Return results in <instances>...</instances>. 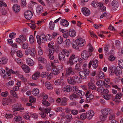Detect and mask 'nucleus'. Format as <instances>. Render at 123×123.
Wrapping results in <instances>:
<instances>
[{
    "instance_id": "13d9d810",
    "label": "nucleus",
    "mask_w": 123,
    "mask_h": 123,
    "mask_svg": "<svg viewBox=\"0 0 123 123\" xmlns=\"http://www.w3.org/2000/svg\"><path fill=\"white\" fill-rule=\"evenodd\" d=\"M63 41L62 37L61 36L59 37L57 40V42L58 44H61L62 43Z\"/></svg>"
},
{
    "instance_id": "f03ea898",
    "label": "nucleus",
    "mask_w": 123,
    "mask_h": 123,
    "mask_svg": "<svg viewBox=\"0 0 123 123\" xmlns=\"http://www.w3.org/2000/svg\"><path fill=\"white\" fill-rule=\"evenodd\" d=\"M36 38L37 43L39 44H41L42 43H44L46 41L45 36L44 34L40 35H37Z\"/></svg>"
},
{
    "instance_id": "a211bd4d",
    "label": "nucleus",
    "mask_w": 123,
    "mask_h": 123,
    "mask_svg": "<svg viewBox=\"0 0 123 123\" xmlns=\"http://www.w3.org/2000/svg\"><path fill=\"white\" fill-rule=\"evenodd\" d=\"M49 53L48 54L49 57L51 60H53L54 59L53 54L54 53V49H49Z\"/></svg>"
},
{
    "instance_id": "3c124183",
    "label": "nucleus",
    "mask_w": 123,
    "mask_h": 123,
    "mask_svg": "<svg viewBox=\"0 0 123 123\" xmlns=\"http://www.w3.org/2000/svg\"><path fill=\"white\" fill-rule=\"evenodd\" d=\"M28 46V44L26 42L23 43L22 45V47L24 49H27Z\"/></svg>"
},
{
    "instance_id": "6ab92c4d",
    "label": "nucleus",
    "mask_w": 123,
    "mask_h": 123,
    "mask_svg": "<svg viewBox=\"0 0 123 123\" xmlns=\"http://www.w3.org/2000/svg\"><path fill=\"white\" fill-rule=\"evenodd\" d=\"M58 59L60 61H65L66 59L65 55L62 52H60L58 54Z\"/></svg>"
},
{
    "instance_id": "7ed1b4c3",
    "label": "nucleus",
    "mask_w": 123,
    "mask_h": 123,
    "mask_svg": "<svg viewBox=\"0 0 123 123\" xmlns=\"http://www.w3.org/2000/svg\"><path fill=\"white\" fill-rule=\"evenodd\" d=\"M39 110L41 111V112L39 113L41 116V117L42 118H44L46 116V114H48L50 111L51 109L50 108L48 109L47 108L44 109L41 108H39Z\"/></svg>"
},
{
    "instance_id": "2eb2a0df",
    "label": "nucleus",
    "mask_w": 123,
    "mask_h": 123,
    "mask_svg": "<svg viewBox=\"0 0 123 123\" xmlns=\"http://www.w3.org/2000/svg\"><path fill=\"white\" fill-rule=\"evenodd\" d=\"M81 11L83 14L86 16H89L90 14V11L86 7H84L82 9Z\"/></svg>"
},
{
    "instance_id": "f704fd0d",
    "label": "nucleus",
    "mask_w": 123,
    "mask_h": 123,
    "mask_svg": "<svg viewBox=\"0 0 123 123\" xmlns=\"http://www.w3.org/2000/svg\"><path fill=\"white\" fill-rule=\"evenodd\" d=\"M10 99L5 98L2 101V105L4 106L8 105L10 102Z\"/></svg>"
},
{
    "instance_id": "ddd939ff",
    "label": "nucleus",
    "mask_w": 123,
    "mask_h": 123,
    "mask_svg": "<svg viewBox=\"0 0 123 123\" xmlns=\"http://www.w3.org/2000/svg\"><path fill=\"white\" fill-rule=\"evenodd\" d=\"M25 18L26 19H30L32 17L33 13L31 11H28L25 12Z\"/></svg>"
},
{
    "instance_id": "4d7b16f0",
    "label": "nucleus",
    "mask_w": 123,
    "mask_h": 123,
    "mask_svg": "<svg viewBox=\"0 0 123 123\" xmlns=\"http://www.w3.org/2000/svg\"><path fill=\"white\" fill-rule=\"evenodd\" d=\"M31 47H29L25 51V54L26 55H29L31 51Z\"/></svg>"
},
{
    "instance_id": "49530a36",
    "label": "nucleus",
    "mask_w": 123,
    "mask_h": 123,
    "mask_svg": "<svg viewBox=\"0 0 123 123\" xmlns=\"http://www.w3.org/2000/svg\"><path fill=\"white\" fill-rule=\"evenodd\" d=\"M111 96V95L109 94L104 95L103 98L106 100H109L110 99Z\"/></svg>"
},
{
    "instance_id": "69168bd1",
    "label": "nucleus",
    "mask_w": 123,
    "mask_h": 123,
    "mask_svg": "<svg viewBox=\"0 0 123 123\" xmlns=\"http://www.w3.org/2000/svg\"><path fill=\"white\" fill-rule=\"evenodd\" d=\"M107 117L102 115L100 116L99 118L101 121H104L106 120Z\"/></svg>"
},
{
    "instance_id": "a878e982",
    "label": "nucleus",
    "mask_w": 123,
    "mask_h": 123,
    "mask_svg": "<svg viewBox=\"0 0 123 123\" xmlns=\"http://www.w3.org/2000/svg\"><path fill=\"white\" fill-rule=\"evenodd\" d=\"M26 62L28 65L31 66H33L34 64V62L33 60L29 58L26 59Z\"/></svg>"
},
{
    "instance_id": "a19ab883",
    "label": "nucleus",
    "mask_w": 123,
    "mask_h": 123,
    "mask_svg": "<svg viewBox=\"0 0 123 123\" xmlns=\"http://www.w3.org/2000/svg\"><path fill=\"white\" fill-rule=\"evenodd\" d=\"M86 73V72L83 71H80L79 72V74L80 77L84 79L86 78V75H87Z\"/></svg>"
},
{
    "instance_id": "bf43d9fd",
    "label": "nucleus",
    "mask_w": 123,
    "mask_h": 123,
    "mask_svg": "<svg viewBox=\"0 0 123 123\" xmlns=\"http://www.w3.org/2000/svg\"><path fill=\"white\" fill-rule=\"evenodd\" d=\"M30 99L29 101L31 103L35 102L36 101V99L34 97L32 96H30L29 97Z\"/></svg>"
},
{
    "instance_id": "dca6fc26",
    "label": "nucleus",
    "mask_w": 123,
    "mask_h": 123,
    "mask_svg": "<svg viewBox=\"0 0 123 123\" xmlns=\"http://www.w3.org/2000/svg\"><path fill=\"white\" fill-rule=\"evenodd\" d=\"M86 100L88 102L90 101L94 98L93 95L92 94H90V92H89L86 93Z\"/></svg>"
},
{
    "instance_id": "412c9836",
    "label": "nucleus",
    "mask_w": 123,
    "mask_h": 123,
    "mask_svg": "<svg viewBox=\"0 0 123 123\" xmlns=\"http://www.w3.org/2000/svg\"><path fill=\"white\" fill-rule=\"evenodd\" d=\"M22 68L23 70L26 73H28L30 72V69L29 67L25 64L23 65Z\"/></svg>"
},
{
    "instance_id": "5701e85b",
    "label": "nucleus",
    "mask_w": 123,
    "mask_h": 123,
    "mask_svg": "<svg viewBox=\"0 0 123 123\" xmlns=\"http://www.w3.org/2000/svg\"><path fill=\"white\" fill-rule=\"evenodd\" d=\"M68 100V99L66 97L62 98L61 101L60 102V105L62 106H65L67 104V103Z\"/></svg>"
},
{
    "instance_id": "603ef678",
    "label": "nucleus",
    "mask_w": 123,
    "mask_h": 123,
    "mask_svg": "<svg viewBox=\"0 0 123 123\" xmlns=\"http://www.w3.org/2000/svg\"><path fill=\"white\" fill-rule=\"evenodd\" d=\"M10 93L11 94L13 97L17 98H18V97L15 92L13 90H11L10 91Z\"/></svg>"
},
{
    "instance_id": "6e6552de",
    "label": "nucleus",
    "mask_w": 123,
    "mask_h": 123,
    "mask_svg": "<svg viewBox=\"0 0 123 123\" xmlns=\"http://www.w3.org/2000/svg\"><path fill=\"white\" fill-rule=\"evenodd\" d=\"M64 78L62 76L61 77L60 79H58L56 80L54 82L55 85L57 86L60 85L62 83V84L64 85L65 82H63Z\"/></svg>"
},
{
    "instance_id": "393cba45",
    "label": "nucleus",
    "mask_w": 123,
    "mask_h": 123,
    "mask_svg": "<svg viewBox=\"0 0 123 123\" xmlns=\"http://www.w3.org/2000/svg\"><path fill=\"white\" fill-rule=\"evenodd\" d=\"M13 9L14 11L16 12L17 13L19 12L20 10V7L19 6L16 5H13Z\"/></svg>"
},
{
    "instance_id": "f257e3e1",
    "label": "nucleus",
    "mask_w": 123,
    "mask_h": 123,
    "mask_svg": "<svg viewBox=\"0 0 123 123\" xmlns=\"http://www.w3.org/2000/svg\"><path fill=\"white\" fill-rule=\"evenodd\" d=\"M79 61L78 57L74 55L73 54L70 57L68 63L70 65H73L74 63L77 62Z\"/></svg>"
},
{
    "instance_id": "de8ad7c7",
    "label": "nucleus",
    "mask_w": 123,
    "mask_h": 123,
    "mask_svg": "<svg viewBox=\"0 0 123 123\" xmlns=\"http://www.w3.org/2000/svg\"><path fill=\"white\" fill-rule=\"evenodd\" d=\"M98 61L96 60H94L93 62L92 65L93 68H96L98 66Z\"/></svg>"
},
{
    "instance_id": "8fccbe9b",
    "label": "nucleus",
    "mask_w": 123,
    "mask_h": 123,
    "mask_svg": "<svg viewBox=\"0 0 123 123\" xmlns=\"http://www.w3.org/2000/svg\"><path fill=\"white\" fill-rule=\"evenodd\" d=\"M46 40L50 41L52 39V36L50 34H47L45 36Z\"/></svg>"
},
{
    "instance_id": "20e7f679",
    "label": "nucleus",
    "mask_w": 123,
    "mask_h": 123,
    "mask_svg": "<svg viewBox=\"0 0 123 123\" xmlns=\"http://www.w3.org/2000/svg\"><path fill=\"white\" fill-rule=\"evenodd\" d=\"M92 55V53L88 51L84 50L82 52L81 55L84 59L86 60Z\"/></svg>"
},
{
    "instance_id": "f8f14e48",
    "label": "nucleus",
    "mask_w": 123,
    "mask_h": 123,
    "mask_svg": "<svg viewBox=\"0 0 123 123\" xmlns=\"http://www.w3.org/2000/svg\"><path fill=\"white\" fill-rule=\"evenodd\" d=\"M102 115L107 117L108 113H109L112 111V110L109 108H106L101 111Z\"/></svg>"
},
{
    "instance_id": "7c9ffc66",
    "label": "nucleus",
    "mask_w": 123,
    "mask_h": 123,
    "mask_svg": "<svg viewBox=\"0 0 123 123\" xmlns=\"http://www.w3.org/2000/svg\"><path fill=\"white\" fill-rule=\"evenodd\" d=\"M88 85L90 89H91L93 90H95L96 89L95 85L91 82H90L88 84Z\"/></svg>"
},
{
    "instance_id": "a18cd8bd",
    "label": "nucleus",
    "mask_w": 123,
    "mask_h": 123,
    "mask_svg": "<svg viewBox=\"0 0 123 123\" xmlns=\"http://www.w3.org/2000/svg\"><path fill=\"white\" fill-rule=\"evenodd\" d=\"M55 24L52 21H51L49 24V27L50 29L51 30H53L54 28Z\"/></svg>"
},
{
    "instance_id": "c9c22d12",
    "label": "nucleus",
    "mask_w": 123,
    "mask_h": 123,
    "mask_svg": "<svg viewBox=\"0 0 123 123\" xmlns=\"http://www.w3.org/2000/svg\"><path fill=\"white\" fill-rule=\"evenodd\" d=\"M45 85L47 89L51 90L53 89L52 85L51 83L48 82H46L45 83Z\"/></svg>"
},
{
    "instance_id": "79ce46f5",
    "label": "nucleus",
    "mask_w": 123,
    "mask_h": 123,
    "mask_svg": "<svg viewBox=\"0 0 123 123\" xmlns=\"http://www.w3.org/2000/svg\"><path fill=\"white\" fill-rule=\"evenodd\" d=\"M30 112H25L23 116V117L26 119H29L30 118Z\"/></svg>"
},
{
    "instance_id": "72a5a7b5",
    "label": "nucleus",
    "mask_w": 123,
    "mask_h": 123,
    "mask_svg": "<svg viewBox=\"0 0 123 123\" xmlns=\"http://www.w3.org/2000/svg\"><path fill=\"white\" fill-rule=\"evenodd\" d=\"M39 90L37 88H34L32 91V93L35 96L38 95L39 93Z\"/></svg>"
},
{
    "instance_id": "f3484780",
    "label": "nucleus",
    "mask_w": 123,
    "mask_h": 123,
    "mask_svg": "<svg viewBox=\"0 0 123 123\" xmlns=\"http://www.w3.org/2000/svg\"><path fill=\"white\" fill-rule=\"evenodd\" d=\"M43 7L39 5H38L36 8L37 13V14H40L43 12Z\"/></svg>"
},
{
    "instance_id": "c03bdc74",
    "label": "nucleus",
    "mask_w": 123,
    "mask_h": 123,
    "mask_svg": "<svg viewBox=\"0 0 123 123\" xmlns=\"http://www.w3.org/2000/svg\"><path fill=\"white\" fill-rule=\"evenodd\" d=\"M36 55L35 49L34 48L31 49V51L30 53V55L33 57H34Z\"/></svg>"
},
{
    "instance_id": "423d86ee",
    "label": "nucleus",
    "mask_w": 123,
    "mask_h": 123,
    "mask_svg": "<svg viewBox=\"0 0 123 123\" xmlns=\"http://www.w3.org/2000/svg\"><path fill=\"white\" fill-rule=\"evenodd\" d=\"M26 39L27 38L25 36L21 35L19 36V38L16 39V41L19 44H21L23 42L25 41Z\"/></svg>"
},
{
    "instance_id": "6e6d98bb",
    "label": "nucleus",
    "mask_w": 123,
    "mask_h": 123,
    "mask_svg": "<svg viewBox=\"0 0 123 123\" xmlns=\"http://www.w3.org/2000/svg\"><path fill=\"white\" fill-rule=\"evenodd\" d=\"M38 54L40 55H42L43 54V51L42 50L41 47L39 46L38 47Z\"/></svg>"
},
{
    "instance_id": "4468645a",
    "label": "nucleus",
    "mask_w": 123,
    "mask_h": 123,
    "mask_svg": "<svg viewBox=\"0 0 123 123\" xmlns=\"http://www.w3.org/2000/svg\"><path fill=\"white\" fill-rule=\"evenodd\" d=\"M97 91L99 92H101L102 94L107 93L108 92V90L106 89H104L102 86H100L97 88Z\"/></svg>"
},
{
    "instance_id": "052dcab7",
    "label": "nucleus",
    "mask_w": 123,
    "mask_h": 123,
    "mask_svg": "<svg viewBox=\"0 0 123 123\" xmlns=\"http://www.w3.org/2000/svg\"><path fill=\"white\" fill-rule=\"evenodd\" d=\"M62 52L66 56L68 57L69 55V51L65 49H63L62 50Z\"/></svg>"
},
{
    "instance_id": "0e129e2a",
    "label": "nucleus",
    "mask_w": 123,
    "mask_h": 123,
    "mask_svg": "<svg viewBox=\"0 0 123 123\" xmlns=\"http://www.w3.org/2000/svg\"><path fill=\"white\" fill-rule=\"evenodd\" d=\"M86 114L85 113L81 114L80 116V118L82 120H85L86 118Z\"/></svg>"
},
{
    "instance_id": "338daca9",
    "label": "nucleus",
    "mask_w": 123,
    "mask_h": 123,
    "mask_svg": "<svg viewBox=\"0 0 123 123\" xmlns=\"http://www.w3.org/2000/svg\"><path fill=\"white\" fill-rule=\"evenodd\" d=\"M77 96L75 94H73L70 96V98L71 100H73L74 98H77Z\"/></svg>"
},
{
    "instance_id": "cd10ccee",
    "label": "nucleus",
    "mask_w": 123,
    "mask_h": 123,
    "mask_svg": "<svg viewBox=\"0 0 123 123\" xmlns=\"http://www.w3.org/2000/svg\"><path fill=\"white\" fill-rule=\"evenodd\" d=\"M71 89V86L69 85H68L64 87L63 88L62 90L63 91H64L65 92H69Z\"/></svg>"
},
{
    "instance_id": "b1692460",
    "label": "nucleus",
    "mask_w": 123,
    "mask_h": 123,
    "mask_svg": "<svg viewBox=\"0 0 123 123\" xmlns=\"http://www.w3.org/2000/svg\"><path fill=\"white\" fill-rule=\"evenodd\" d=\"M75 89L73 90V91L74 92H76L80 96H81L84 95L85 94V92H83L81 91L78 90L76 87H75Z\"/></svg>"
},
{
    "instance_id": "58836bf2",
    "label": "nucleus",
    "mask_w": 123,
    "mask_h": 123,
    "mask_svg": "<svg viewBox=\"0 0 123 123\" xmlns=\"http://www.w3.org/2000/svg\"><path fill=\"white\" fill-rule=\"evenodd\" d=\"M68 83L70 84L74 85L76 83V81L74 80L73 78L71 77L68 78Z\"/></svg>"
},
{
    "instance_id": "39448f33",
    "label": "nucleus",
    "mask_w": 123,
    "mask_h": 123,
    "mask_svg": "<svg viewBox=\"0 0 123 123\" xmlns=\"http://www.w3.org/2000/svg\"><path fill=\"white\" fill-rule=\"evenodd\" d=\"M51 64L52 68V70L53 74L55 75L58 74L60 72V70L56 67V65L54 63H51Z\"/></svg>"
},
{
    "instance_id": "4be33fe9",
    "label": "nucleus",
    "mask_w": 123,
    "mask_h": 123,
    "mask_svg": "<svg viewBox=\"0 0 123 123\" xmlns=\"http://www.w3.org/2000/svg\"><path fill=\"white\" fill-rule=\"evenodd\" d=\"M78 43H77V40H73L72 42V45L73 48L74 49H77L79 48V46L78 45Z\"/></svg>"
},
{
    "instance_id": "bb28decb",
    "label": "nucleus",
    "mask_w": 123,
    "mask_h": 123,
    "mask_svg": "<svg viewBox=\"0 0 123 123\" xmlns=\"http://www.w3.org/2000/svg\"><path fill=\"white\" fill-rule=\"evenodd\" d=\"M122 74V69L119 67H116L115 74L117 76L120 75Z\"/></svg>"
},
{
    "instance_id": "9d476101",
    "label": "nucleus",
    "mask_w": 123,
    "mask_h": 123,
    "mask_svg": "<svg viewBox=\"0 0 123 123\" xmlns=\"http://www.w3.org/2000/svg\"><path fill=\"white\" fill-rule=\"evenodd\" d=\"M77 43L79 47H82L86 43V41L84 39L82 38H79L77 39Z\"/></svg>"
},
{
    "instance_id": "0eeeda50",
    "label": "nucleus",
    "mask_w": 123,
    "mask_h": 123,
    "mask_svg": "<svg viewBox=\"0 0 123 123\" xmlns=\"http://www.w3.org/2000/svg\"><path fill=\"white\" fill-rule=\"evenodd\" d=\"M75 73L74 69L71 67H69L67 68L66 70V74L67 75H74Z\"/></svg>"
},
{
    "instance_id": "4c0bfd02",
    "label": "nucleus",
    "mask_w": 123,
    "mask_h": 123,
    "mask_svg": "<svg viewBox=\"0 0 123 123\" xmlns=\"http://www.w3.org/2000/svg\"><path fill=\"white\" fill-rule=\"evenodd\" d=\"M69 34L70 36L72 37H74L76 35V32L75 30L72 29H70L69 31Z\"/></svg>"
},
{
    "instance_id": "37998d69",
    "label": "nucleus",
    "mask_w": 123,
    "mask_h": 123,
    "mask_svg": "<svg viewBox=\"0 0 123 123\" xmlns=\"http://www.w3.org/2000/svg\"><path fill=\"white\" fill-rule=\"evenodd\" d=\"M0 73L1 75L3 78L6 75V72H5L4 69L2 68L0 70Z\"/></svg>"
},
{
    "instance_id": "473e14b6",
    "label": "nucleus",
    "mask_w": 123,
    "mask_h": 123,
    "mask_svg": "<svg viewBox=\"0 0 123 123\" xmlns=\"http://www.w3.org/2000/svg\"><path fill=\"white\" fill-rule=\"evenodd\" d=\"M40 75L39 72H37L34 73L32 76V79L33 80H36L39 77Z\"/></svg>"
},
{
    "instance_id": "e433bc0d",
    "label": "nucleus",
    "mask_w": 123,
    "mask_h": 123,
    "mask_svg": "<svg viewBox=\"0 0 123 123\" xmlns=\"http://www.w3.org/2000/svg\"><path fill=\"white\" fill-rule=\"evenodd\" d=\"M110 79L109 78L105 79L104 80V85L105 86H107L108 87H109V85H108V84H109L110 83V85H112V83H110Z\"/></svg>"
},
{
    "instance_id": "680f3d73",
    "label": "nucleus",
    "mask_w": 123,
    "mask_h": 123,
    "mask_svg": "<svg viewBox=\"0 0 123 123\" xmlns=\"http://www.w3.org/2000/svg\"><path fill=\"white\" fill-rule=\"evenodd\" d=\"M98 76L100 79H104L105 78V74L104 72H100Z\"/></svg>"
},
{
    "instance_id": "ea45409f",
    "label": "nucleus",
    "mask_w": 123,
    "mask_h": 123,
    "mask_svg": "<svg viewBox=\"0 0 123 123\" xmlns=\"http://www.w3.org/2000/svg\"><path fill=\"white\" fill-rule=\"evenodd\" d=\"M7 61V59L6 57H3L0 59V64H6Z\"/></svg>"
},
{
    "instance_id": "864d4df0",
    "label": "nucleus",
    "mask_w": 123,
    "mask_h": 123,
    "mask_svg": "<svg viewBox=\"0 0 123 123\" xmlns=\"http://www.w3.org/2000/svg\"><path fill=\"white\" fill-rule=\"evenodd\" d=\"M18 77L21 80H22L24 82H26L27 81V79L25 78L23 75L19 74L18 75Z\"/></svg>"
},
{
    "instance_id": "9b49d317",
    "label": "nucleus",
    "mask_w": 123,
    "mask_h": 123,
    "mask_svg": "<svg viewBox=\"0 0 123 123\" xmlns=\"http://www.w3.org/2000/svg\"><path fill=\"white\" fill-rule=\"evenodd\" d=\"M86 118L89 120L91 119L94 116V112L93 111L90 110L86 112Z\"/></svg>"
},
{
    "instance_id": "2f4dec72",
    "label": "nucleus",
    "mask_w": 123,
    "mask_h": 123,
    "mask_svg": "<svg viewBox=\"0 0 123 123\" xmlns=\"http://www.w3.org/2000/svg\"><path fill=\"white\" fill-rule=\"evenodd\" d=\"M109 119L110 120H112L115 119L116 115L113 112L112 110V111L109 113Z\"/></svg>"
},
{
    "instance_id": "774afa93",
    "label": "nucleus",
    "mask_w": 123,
    "mask_h": 123,
    "mask_svg": "<svg viewBox=\"0 0 123 123\" xmlns=\"http://www.w3.org/2000/svg\"><path fill=\"white\" fill-rule=\"evenodd\" d=\"M30 116L36 119L38 117V115L36 113H30Z\"/></svg>"
},
{
    "instance_id": "1a4fd4ad",
    "label": "nucleus",
    "mask_w": 123,
    "mask_h": 123,
    "mask_svg": "<svg viewBox=\"0 0 123 123\" xmlns=\"http://www.w3.org/2000/svg\"><path fill=\"white\" fill-rule=\"evenodd\" d=\"M111 4V8L114 10H116L119 6V4L118 3V1L117 0H113Z\"/></svg>"
},
{
    "instance_id": "c756f323",
    "label": "nucleus",
    "mask_w": 123,
    "mask_h": 123,
    "mask_svg": "<svg viewBox=\"0 0 123 123\" xmlns=\"http://www.w3.org/2000/svg\"><path fill=\"white\" fill-rule=\"evenodd\" d=\"M86 66L87 64L86 63H85L83 65L82 68L83 71L86 72L87 75H88L89 74L90 71L89 69L86 68Z\"/></svg>"
},
{
    "instance_id": "c85d7f7f",
    "label": "nucleus",
    "mask_w": 123,
    "mask_h": 123,
    "mask_svg": "<svg viewBox=\"0 0 123 123\" xmlns=\"http://www.w3.org/2000/svg\"><path fill=\"white\" fill-rule=\"evenodd\" d=\"M61 24L63 26L67 27L69 25L68 21L65 19H62L61 21Z\"/></svg>"
},
{
    "instance_id": "e2e57ef3",
    "label": "nucleus",
    "mask_w": 123,
    "mask_h": 123,
    "mask_svg": "<svg viewBox=\"0 0 123 123\" xmlns=\"http://www.w3.org/2000/svg\"><path fill=\"white\" fill-rule=\"evenodd\" d=\"M118 63L119 67L123 69V60L121 59L119 60Z\"/></svg>"
},
{
    "instance_id": "aec40b11",
    "label": "nucleus",
    "mask_w": 123,
    "mask_h": 123,
    "mask_svg": "<svg viewBox=\"0 0 123 123\" xmlns=\"http://www.w3.org/2000/svg\"><path fill=\"white\" fill-rule=\"evenodd\" d=\"M116 67L115 66H113L109 67L108 70L109 73L111 75H113L115 73V70L116 69Z\"/></svg>"
},
{
    "instance_id": "5fc2aeb1",
    "label": "nucleus",
    "mask_w": 123,
    "mask_h": 123,
    "mask_svg": "<svg viewBox=\"0 0 123 123\" xmlns=\"http://www.w3.org/2000/svg\"><path fill=\"white\" fill-rule=\"evenodd\" d=\"M92 6L95 7H96L99 6V3H98L96 1H93L92 3Z\"/></svg>"
},
{
    "instance_id": "09e8293b",
    "label": "nucleus",
    "mask_w": 123,
    "mask_h": 123,
    "mask_svg": "<svg viewBox=\"0 0 123 123\" xmlns=\"http://www.w3.org/2000/svg\"><path fill=\"white\" fill-rule=\"evenodd\" d=\"M54 42L53 41L50 42L48 44V46L50 49H54Z\"/></svg>"
}]
</instances>
